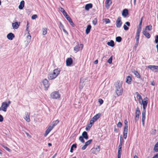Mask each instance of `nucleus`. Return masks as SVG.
<instances>
[{
	"instance_id": "nucleus-22",
	"label": "nucleus",
	"mask_w": 158,
	"mask_h": 158,
	"mask_svg": "<svg viewBox=\"0 0 158 158\" xmlns=\"http://www.w3.org/2000/svg\"><path fill=\"white\" fill-rule=\"evenodd\" d=\"M131 77L130 76H128L127 77L126 82L128 84H131Z\"/></svg>"
},
{
	"instance_id": "nucleus-3",
	"label": "nucleus",
	"mask_w": 158,
	"mask_h": 158,
	"mask_svg": "<svg viewBox=\"0 0 158 158\" xmlns=\"http://www.w3.org/2000/svg\"><path fill=\"white\" fill-rule=\"evenodd\" d=\"M10 103V101H9L8 102H2L1 106L0 107V111L6 112L8 107L9 106Z\"/></svg>"
},
{
	"instance_id": "nucleus-46",
	"label": "nucleus",
	"mask_w": 158,
	"mask_h": 158,
	"mask_svg": "<svg viewBox=\"0 0 158 158\" xmlns=\"http://www.w3.org/2000/svg\"><path fill=\"white\" fill-rule=\"evenodd\" d=\"M142 21L141 20L139 22V26L138 27H137V29H139V27L140 28V30H141V26L142 23Z\"/></svg>"
},
{
	"instance_id": "nucleus-56",
	"label": "nucleus",
	"mask_w": 158,
	"mask_h": 158,
	"mask_svg": "<svg viewBox=\"0 0 158 158\" xmlns=\"http://www.w3.org/2000/svg\"><path fill=\"white\" fill-rule=\"evenodd\" d=\"M139 44V41H136L135 43V48H136L138 46Z\"/></svg>"
},
{
	"instance_id": "nucleus-39",
	"label": "nucleus",
	"mask_w": 158,
	"mask_h": 158,
	"mask_svg": "<svg viewBox=\"0 0 158 158\" xmlns=\"http://www.w3.org/2000/svg\"><path fill=\"white\" fill-rule=\"evenodd\" d=\"M93 124H91V123H90V124H89L86 127L85 130L86 131L89 130L92 126Z\"/></svg>"
},
{
	"instance_id": "nucleus-21",
	"label": "nucleus",
	"mask_w": 158,
	"mask_h": 158,
	"mask_svg": "<svg viewBox=\"0 0 158 158\" xmlns=\"http://www.w3.org/2000/svg\"><path fill=\"white\" fill-rule=\"evenodd\" d=\"M132 73L137 78H140V75L137 71L134 70L132 71Z\"/></svg>"
},
{
	"instance_id": "nucleus-51",
	"label": "nucleus",
	"mask_w": 158,
	"mask_h": 158,
	"mask_svg": "<svg viewBox=\"0 0 158 158\" xmlns=\"http://www.w3.org/2000/svg\"><path fill=\"white\" fill-rule=\"evenodd\" d=\"M59 27L60 29H62L64 28L63 25L61 23V22H60Z\"/></svg>"
},
{
	"instance_id": "nucleus-45",
	"label": "nucleus",
	"mask_w": 158,
	"mask_h": 158,
	"mask_svg": "<svg viewBox=\"0 0 158 158\" xmlns=\"http://www.w3.org/2000/svg\"><path fill=\"white\" fill-rule=\"evenodd\" d=\"M69 23H70V24L73 27H74V24L73 23V22L72 20H68Z\"/></svg>"
},
{
	"instance_id": "nucleus-16",
	"label": "nucleus",
	"mask_w": 158,
	"mask_h": 158,
	"mask_svg": "<svg viewBox=\"0 0 158 158\" xmlns=\"http://www.w3.org/2000/svg\"><path fill=\"white\" fill-rule=\"evenodd\" d=\"M73 60L71 58H69L67 59L66 60V64L67 66H70L72 64Z\"/></svg>"
},
{
	"instance_id": "nucleus-5",
	"label": "nucleus",
	"mask_w": 158,
	"mask_h": 158,
	"mask_svg": "<svg viewBox=\"0 0 158 158\" xmlns=\"http://www.w3.org/2000/svg\"><path fill=\"white\" fill-rule=\"evenodd\" d=\"M27 31L28 32V35L27 36V39L26 40V46H27V45H28L29 44L30 42L31 39V36L30 35V34L29 33L30 32V30L29 29V28L27 27L26 29Z\"/></svg>"
},
{
	"instance_id": "nucleus-13",
	"label": "nucleus",
	"mask_w": 158,
	"mask_h": 158,
	"mask_svg": "<svg viewBox=\"0 0 158 158\" xmlns=\"http://www.w3.org/2000/svg\"><path fill=\"white\" fill-rule=\"evenodd\" d=\"M100 147L99 146H97L96 148H92L91 149V151L93 154H95L96 152H98L100 151Z\"/></svg>"
},
{
	"instance_id": "nucleus-58",
	"label": "nucleus",
	"mask_w": 158,
	"mask_h": 158,
	"mask_svg": "<svg viewBox=\"0 0 158 158\" xmlns=\"http://www.w3.org/2000/svg\"><path fill=\"white\" fill-rule=\"evenodd\" d=\"M72 147V148H77V145L76 144H73L72 146H71Z\"/></svg>"
},
{
	"instance_id": "nucleus-31",
	"label": "nucleus",
	"mask_w": 158,
	"mask_h": 158,
	"mask_svg": "<svg viewBox=\"0 0 158 158\" xmlns=\"http://www.w3.org/2000/svg\"><path fill=\"white\" fill-rule=\"evenodd\" d=\"M122 23L121 20H117L116 23V26L117 27H120Z\"/></svg>"
},
{
	"instance_id": "nucleus-37",
	"label": "nucleus",
	"mask_w": 158,
	"mask_h": 158,
	"mask_svg": "<svg viewBox=\"0 0 158 158\" xmlns=\"http://www.w3.org/2000/svg\"><path fill=\"white\" fill-rule=\"evenodd\" d=\"M154 150L155 152H158V142L155 144L154 148Z\"/></svg>"
},
{
	"instance_id": "nucleus-24",
	"label": "nucleus",
	"mask_w": 158,
	"mask_h": 158,
	"mask_svg": "<svg viewBox=\"0 0 158 158\" xmlns=\"http://www.w3.org/2000/svg\"><path fill=\"white\" fill-rule=\"evenodd\" d=\"M143 34L148 38H149L150 37V35L146 30L143 32Z\"/></svg>"
},
{
	"instance_id": "nucleus-48",
	"label": "nucleus",
	"mask_w": 158,
	"mask_h": 158,
	"mask_svg": "<svg viewBox=\"0 0 158 158\" xmlns=\"http://www.w3.org/2000/svg\"><path fill=\"white\" fill-rule=\"evenodd\" d=\"M123 28L125 30H127L128 29V27L126 25V24H124L123 25Z\"/></svg>"
},
{
	"instance_id": "nucleus-6",
	"label": "nucleus",
	"mask_w": 158,
	"mask_h": 158,
	"mask_svg": "<svg viewBox=\"0 0 158 158\" xmlns=\"http://www.w3.org/2000/svg\"><path fill=\"white\" fill-rule=\"evenodd\" d=\"M51 98L53 99H58L60 97V95L58 91H54L51 93Z\"/></svg>"
},
{
	"instance_id": "nucleus-12",
	"label": "nucleus",
	"mask_w": 158,
	"mask_h": 158,
	"mask_svg": "<svg viewBox=\"0 0 158 158\" xmlns=\"http://www.w3.org/2000/svg\"><path fill=\"white\" fill-rule=\"evenodd\" d=\"M122 143H119L118 152V158H120L122 152Z\"/></svg>"
},
{
	"instance_id": "nucleus-32",
	"label": "nucleus",
	"mask_w": 158,
	"mask_h": 158,
	"mask_svg": "<svg viewBox=\"0 0 158 158\" xmlns=\"http://www.w3.org/2000/svg\"><path fill=\"white\" fill-rule=\"evenodd\" d=\"M146 111L143 110L142 112V121H145V119Z\"/></svg>"
},
{
	"instance_id": "nucleus-14",
	"label": "nucleus",
	"mask_w": 158,
	"mask_h": 158,
	"mask_svg": "<svg viewBox=\"0 0 158 158\" xmlns=\"http://www.w3.org/2000/svg\"><path fill=\"white\" fill-rule=\"evenodd\" d=\"M53 127H52L51 125H50L47 129L45 131V133L44 135V136L45 137H46L48 133L51 131L53 129Z\"/></svg>"
},
{
	"instance_id": "nucleus-19",
	"label": "nucleus",
	"mask_w": 158,
	"mask_h": 158,
	"mask_svg": "<svg viewBox=\"0 0 158 158\" xmlns=\"http://www.w3.org/2000/svg\"><path fill=\"white\" fill-rule=\"evenodd\" d=\"M112 3L111 0H106L105 6L106 8H108Z\"/></svg>"
},
{
	"instance_id": "nucleus-55",
	"label": "nucleus",
	"mask_w": 158,
	"mask_h": 158,
	"mask_svg": "<svg viewBox=\"0 0 158 158\" xmlns=\"http://www.w3.org/2000/svg\"><path fill=\"white\" fill-rule=\"evenodd\" d=\"M97 23V20H93V23L94 25H95Z\"/></svg>"
},
{
	"instance_id": "nucleus-61",
	"label": "nucleus",
	"mask_w": 158,
	"mask_h": 158,
	"mask_svg": "<svg viewBox=\"0 0 158 158\" xmlns=\"http://www.w3.org/2000/svg\"><path fill=\"white\" fill-rule=\"evenodd\" d=\"M105 22L106 24L110 23V20H105Z\"/></svg>"
},
{
	"instance_id": "nucleus-27",
	"label": "nucleus",
	"mask_w": 158,
	"mask_h": 158,
	"mask_svg": "<svg viewBox=\"0 0 158 158\" xmlns=\"http://www.w3.org/2000/svg\"><path fill=\"white\" fill-rule=\"evenodd\" d=\"M122 15L124 17H126L128 15V11L127 9H124L122 12Z\"/></svg>"
},
{
	"instance_id": "nucleus-35",
	"label": "nucleus",
	"mask_w": 158,
	"mask_h": 158,
	"mask_svg": "<svg viewBox=\"0 0 158 158\" xmlns=\"http://www.w3.org/2000/svg\"><path fill=\"white\" fill-rule=\"evenodd\" d=\"M141 30L140 27L139 29H137L135 36L139 37L140 33Z\"/></svg>"
},
{
	"instance_id": "nucleus-62",
	"label": "nucleus",
	"mask_w": 158,
	"mask_h": 158,
	"mask_svg": "<svg viewBox=\"0 0 158 158\" xmlns=\"http://www.w3.org/2000/svg\"><path fill=\"white\" fill-rule=\"evenodd\" d=\"M62 30L63 31L66 33H67V34H68V32H67V31L65 30L64 29V28L63 29H62Z\"/></svg>"
},
{
	"instance_id": "nucleus-36",
	"label": "nucleus",
	"mask_w": 158,
	"mask_h": 158,
	"mask_svg": "<svg viewBox=\"0 0 158 158\" xmlns=\"http://www.w3.org/2000/svg\"><path fill=\"white\" fill-rule=\"evenodd\" d=\"M47 29L46 28H43L42 29V34L45 35L47 33Z\"/></svg>"
},
{
	"instance_id": "nucleus-25",
	"label": "nucleus",
	"mask_w": 158,
	"mask_h": 158,
	"mask_svg": "<svg viewBox=\"0 0 158 158\" xmlns=\"http://www.w3.org/2000/svg\"><path fill=\"white\" fill-rule=\"evenodd\" d=\"M92 7V4L91 3L87 4L85 6V9L86 10H88L89 9Z\"/></svg>"
},
{
	"instance_id": "nucleus-33",
	"label": "nucleus",
	"mask_w": 158,
	"mask_h": 158,
	"mask_svg": "<svg viewBox=\"0 0 158 158\" xmlns=\"http://www.w3.org/2000/svg\"><path fill=\"white\" fill-rule=\"evenodd\" d=\"M107 44L111 47H113L114 45V41L112 40H111L110 42H108Z\"/></svg>"
},
{
	"instance_id": "nucleus-52",
	"label": "nucleus",
	"mask_w": 158,
	"mask_h": 158,
	"mask_svg": "<svg viewBox=\"0 0 158 158\" xmlns=\"http://www.w3.org/2000/svg\"><path fill=\"white\" fill-rule=\"evenodd\" d=\"M3 147L5 148L6 150H7V151H8V152H10V150L9 148H7V147H6V146H3Z\"/></svg>"
},
{
	"instance_id": "nucleus-63",
	"label": "nucleus",
	"mask_w": 158,
	"mask_h": 158,
	"mask_svg": "<svg viewBox=\"0 0 158 158\" xmlns=\"http://www.w3.org/2000/svg\"><path fill=\"white\" fill-rule=\"evenodd\" d=\"M98 61L97 60H95L94 61V63L95 64H97L98 63Z\"/></svg>"
},
{
	"instance_id": "nucleus-41",
	"label": "nucleus",
	"mask_w": 158,
	"mask_h": 158,
	"mask_svg": "<svg viewBox=\"0 0 158 158\" xmlns=\"http://www.w3.org/2000/svg\"><path fill=\"white\" fill-rule=\"evenodd\" d=\"M79 140L82 143L85 142V141L82 136H80L79 137Z\"/></svg>"
},
{
	"instance_id": "nucleus-38",
	"label": "nucleus",
	"mask_w": 158,
	"mask_h": 158,
	"mask_svg": "<svg viewBox=\"0 0 158 158\" xmlns=\"http://www.w3.org/2000/svg\"><path fill=\"white\" fill-rule=\"evenodd\" d=\"M116 41L118 42H120L122 40V38L120 36H118L116 37Z\"/></svg>"
},
{
	"instance_id": "nucleus-11",
	"label": "nucleus",
	"mask_w": 158,
	"mask_h": 158,
	"mask_svg": "<svg viewBox=\"0 0 158 158\" xmlns=\"http://www.w3.org/2000/svg\"><path fill=\"white\" fill-rule=\"evenodd\" d=\"M140 114V110L138 107H137L136 111L135 112V122L137 121L139 119V116Z\"/></svg>"
},
{
	"instance_id": "nucleus-18",
	"label": "nucleus",
	"mask_w": 158,
	"mask_h": 158,
	"mask_svg": "<svg viewBox=\"0 0 158 158\" xmlns=\"http://www.w3.org/2000/svg\"><path fill=\"white\" fill-rule=\"evenodd\" d=\"M20 23L17 22H15V23H12V26L13 28L14 29H17Z\"/></svg>"
},
{
	"instance_id": "nucleus-26",
	"label": "nucleus",
	"mask_w": 158,
	"mask_h": 158,
	"mask_svg": "<svg viewBox=\"0 0 158 158\" xmlns=\"http://www.w3.org/2000/svg\"><path fill=\"white\" fill-rule=\"evenodd\" d=\"M24 6V2L23 0L20 3V4L19 6V9L22 10L23 9Z\"/></svg>"
},
{
	"instance_id": "nucleus-42",
	"label": "nucleus",
	"mask_w": 158,
	"mask_h": 158,
	"mask_svg": "<svg viewBox=\"0 0 158 158\" xmlns=\"http://www.w3.org/2000/svg\"><path fill=\"white\" fill-rule=\"evenodd\" d=\"M128 131V127H124L123 134H127Z\"/></svg>"
},
{
	"instance_id": "nucleus-2",
	"label": "nucleus",
	"mask_w": 158,
	"mask_h": 158,
	"mask_svg": "<svg viewBox=\"0 0 158 158\" xmlns=\"http://www.w3.org/2000/svg\"><path fill=\"white\" fill-rule=\"evenodd\" d=\"M60 70L59 69H56L50 73L48 75V78L50 80L55 79L59 75Z\"/></svg>"
},
{
	"instance_id": "nucleus-4",
	"label": "nucleus",
	"mask_w": 158,
	"mask_h": 158,
	"mask_svg": "<svg viewBox=\"0 0 158 158\" xmlns=\"http://www.w3.org/2000/svg\"><path fill=\"white\" fill-rule=\"evenodd\" d=\"M101 113H98L96 115L94 116L90 120V123L91 124H93L101 116Z\"/></svg>"
},
{
	"instance_id": "nucleus-44",
	"label": "nucleus",
	"mask_w": 158,
	"mask_h": 158,
	"mask_svg": "<svg viewBox=\"0 0 158 158\" xmlns=\"http://www.w3.org/2000/svg\"><path fill=\"white\" fill-rule=\"evenodd\" d=\"M37 16L36 15H34L31 16V19H35L37 18Z\"/></svg>"
},
{
	"instance_id": "nucleus-34",
	"label": "nucleus",
	"mask_w": 158,
	"mask_h": 158,
	"mask_svg": "<svg viewBox=\"0 0 158 158\" xmlns=\"http://www.w3.org/2000/svg\"><path fill=\"white\" fill-rule=\"evenodd\" d=\"M137 96L139 98V103H140V102L143 100L141 96L137 92L136 93Z\"/></svg>"
},
{
	"instance_id": "nucleus-9",
	"label": "nucleus",
	"mask_w": 158,
	"mask_h": 158,
	"mask_svg": "<svg viewBox=\"0 0 158 158\" xmlns=\"http://www.w3.org/2000/svg\"><path fill=\"white\" fill-rule=\"evenodd\" d=\"M42 82L44 86L45 90H47L49 88L50 85L48 80L46 79H45L43 80Z\"/></svg>"
},
{
	"instance_id": "nucleus-54",
	"label": "nucleus",
	"mask_w": 158,
	"mask_h": 158,
	"mask_svg": "<svg viewBox=\"0 0 158 158\" xmlns=\"http://www.w3.org/2000/svg\"><path fill=\"white\" fill-rule=\"evenodd\" d=\"M155 42L157 43L158 42V35L156 36V38L155 40Z\"/></svg>"
},
{
	"instance_id": "nucleus-64",
	"label": "nucleus",
	"mask_w": 158,
	"mask_h": 158,
	"mask_svg": "<svg viewBox=\"0 0 158 158\" xmlns=\"http://www.w3.org/2000/svg\"><path fill=\"white\" fill-rule=\"evenodd\" d=\"M153 158H158V154L154 156Z\"/></svg>"
},
{
	"instance_id": "nucleus-29",
	"label": "nucleus",
	"mask_w": 158,
	"mask_h": 158,
	"mask_svg": "<svg viewBox=\"0 0 158 158\" xmlns=\"http://www.w3.org/2000/svg\"><path fill=\"white\" fill-rule=\"evenodd\" d=\"M157 66L150 65L148 66V68L152 71H154L156 69Z\"/></svg>"
},
{
	"instance_id": "nucleus-57",
	"label": "nucleus",
	"mask_w": 158,
	"mask_h": 158,
	"mask_svg": "<svg viewBox=\"0 0 158 158\" xmlns=\"http://www.w3.org/2000/svg\"><path fill=\"white\" fill-rule=\"evenodd\" d=\"M125 24H126V25L127 26H129L130 25V23L129 22H126Z\"/></svg>"
},
{
	"instance_id": "nucleus-43",
	"label": "nucleus",
	"mask_w": 158,
	"mask_h": 158,
	"mask_svg": "<svg viewBox=\"0 0 158 158\" xmlns=\"http://www.w3.org/2000/svg\"><path fill=\"white\" fill-rule=\"evenodd\" d=\"M152 29V26L150 25L146 27L145 30L148 29L149 31H150Z\"/></svg>"
},
{
	"instance_id": "nucleus-50",
	"label": "nucleus",
	"mask_w": 158,
	"mask_h": 158,
	"mask_svg": "<svg viewBox=\"0 0 158 158\" xmlns=\"http://www.w3.org/2000/svg\"><path fill=\"white\" fill-rule=\"evenodd\" d=\"M98 102L100 104H102L103 103V100L101 99H98Z\"/></svg>"
},
{
	"instance_id": "nucleus-47",
	"label": "nucleus",
	"mask_w": 158,
	"mask_h": 158,
	"mask_svg": "<svg viewBox=\"0 0 158 158\" xmlns=\"http://www.w3.org/2000/svg\"><path fill=\"white\" fill-rule=\"evenodd\" d=\"M128 122L127 120H125L124 121L125 126L124 127H128L127 125Z\"/></svg>"
},
{
	"instance_id": "nucleus-7",
	"label": "nucleus",
	"mask_w": 158,
	"mask_h": 158,
	"mask_svg": "<svg viewBox=\"0 0 158 158\" xmlns=\"http://www.w3.org/2000/svg\"><path fill=\"white\" fill-rule=\"evenodd\" d=\"M140 102V103H139V104L141 105H142L143 106V110L146 111V108L147 107L148 102L147 98H145L143 100L141 101Z\"/></svg>"
},
{
	"instance_id": "nucleus-20",
	"label": "nucleus",
	"mask_w": 158,
	"mask_h": 158,
	"mask_svg": "<svg viewBox=\"0 0 158 158\" xmlns=\"http://www.w3.org/2000/svg\"><path fill=\"white\" fill-rule=\"evenodd\" d=\"M14 37L15 36L14 34L11 33H9L7 35V38L10 40H12Z\"/></svg>"
},
{
	"instance_id": "nucleus-8",
	"label": "nucleus",
	"mask_w": 158,
	"mask_h": 158,
	"mask_svg": "<svg viewBox=\"0 0 158 158\" xmlns=\"http://www.w3.org/2000/svg\"><path fill=\"white\" fill-rule=\"evenodd\" d=\"M83 45L82 44H78L74 48V50L77 52L80 50H81L83 48Z\"/></svg>"
},
{
	"instance_id": "nucleus-59",
	"label": "nucleus",
	"mask_w": 158,
	"mask_h": 158,
	"mask_svg": "<svg viewBox=\"0 0 158 158\" xmlns=\"http://www.w3.org/2000/svg\"><path fill=\"white\" fill-rule=\"evenodd\" d=\"M135 38L136 40V41H139V37L135 36Z\"/></svg>"
},
{
	"instance_id": "nucleus-15",
	"label": "nucleus",
	"mask_w": 158,
	"mask_h": 158,
	"mask_svg": "<svg viewBox=\"0 0 158 158\" xmlns=\"http://www.w3.org/2000/svg\"><path fill=\"white\" fill-rule=\"evenodd\" d=\"M92 141V139H91L89 140L88 141L86 142L85 143V145L82 147V149L83 150H85L87 146L90 144Z\"/></svg>"
},
{
	"instance_id": "nucleus-28",
	"label": "nucleus",
	"mask_w": 158,
	"mask_h": 158,
	"mask_svg": "<svg viewBox=\"0 0 158 158\" xmlns=\"http://www.w3.org/2000/svg\"><path fill=\"white\" fill-rule=\"evenodd\" d=\"M82 136L83 138H84L86 139H88V135L87 133L85 131H84L82 133Z\"/></svg>"
},
{
	"instance_id": "nucleus-30",
	"label": "nucleus",
	"mask_w": 158,
	"mask_h": 158,
	"mask_svg": "<svg viewBox=\"0 0 158 158\" xmlns=\"http://www.w3.org/2000/svg\"><path fill=\"white\" fill-rule=\"evenodd\" d=\"M59 121L58 120L54 121L52 122L51 125L54 128L55 126L56 125L59 123Z\"/></svg>"
},
{
	"instance_id": "nucleus-23",
	"label": "nucleus",
	"mask_w": 158,
	"mask_h": 158,
	"mask_svg": "<svg viewBox=\"0 0 158 158\" xmlns=\"http://www.w3.org/2000/svg\"><path fill=\"white\" fill-rule=\"evenodd\" d=\"M91 28V26L90 25H87L86 29L85 30V33L86 34H88L90 31Z\"/></svg>"
},
{
	"instance_id": "nucleus-1",
	"label": "nucleus",
	"mask_w": 158,
	"mask_h": 158,
	"mask_svg": "<svg viewBox=\"0 0 158 158\" xmlns=\"http://www.w3.org/2000/svg\"><path fill=\"white\" fill-rule=\"evenodd\" d=\"M122 83V81H117L115 84V91L118 96L121 95L123 94Z\"/></svg>"
},
{
	"instance_id": "nucleus-40",
	"label": "nucleus",
	"mask_w": 158,
	"mask_h": 158,
	"mask_svg": "<svg viewBox=\"0 0 158 158\" xmlns=\"http://www.w3.org/2000/svg\"><path fill=\"white\" fill-rule=\"evenodd\" d=\"M112 58H113V57H112V56H111L110 58L108 60H107V62L110 64L111 63H112Z\"/></svg>"
},
{
	"instance_id": "nucleus-49",
	"label": "nucleus",
	"mask_w": 158,
	"mask_h": 158,
	"mask_svg": "<svg viewBox=\"0 0 158 158\" xmlns=\"http://www.w3.org/2000/svg\"><path fill=\"white\" fill-rule=\"evenodd\" d=\"M117 126L119 127H121L122 126V124L120 122H119L118 123Z\"/></svg>"
},
{
	"instance_id": "nucleus-10",
	"label": "nucleus",
	"mask_w": 158,
	"mask_h": 158,
	"mask_svg": "<svg viewBox=\"0 0 158 158\" xmlns=\"http://www.w3.org/2000/svg\"><path fill=\"white\" fill-rule=\"evenodd\" d=\"M59 10L62 13L63 15L66 18V19H67V20H71L69 16L68 15L65 10L62 7H59Z\"/></svg>"
},
{
	"instance_id": "nucleus-17",
	"label": "nucleus",
	"mask_w": 158,
	"mask_h": 158,
	"mask_svg": "<svg viewBox=\"0 0 158 158\" xmlns=\"http://www.w3.org/2000/svg\"><path fill=\"white\" fill-rule=\"evenodd\" d=\"M30 113L28 112H26L25 116L24 117V118L25 119L26 121L27 122H29L30 121Z\"/></svg>"
},
{
	"instance_id": "nucleus-53",
	"label": "nucleus",
	"mask_w": 158,
	"mask_h": 158,
	"mask_svg": "<svg viewBox=\"0 0 158 158\" xmlns=\"http://www.w3.org/2000/svg\"><path fill=\"white\" fill-rule=\"evenodd\" d=\"M3 118L2 116L0 114V122H2L3 121Z\"/></svg>"
},
{
	"instance_id": "nucleus-60",
	"label": "nucleus",
	"mask_w": 158,
	"mask_h": 158,
	"mask_svg": "<svg viewBox=\"0 0 158 158\" xmlns=\"http://www.w3.org/2000/svg\"><path fill=\"white\" fill-rule=\"evenodd\" d=\"M127 134H123V137L125 139H126L127 137Z\"/></svg>"
}]
</instances>
